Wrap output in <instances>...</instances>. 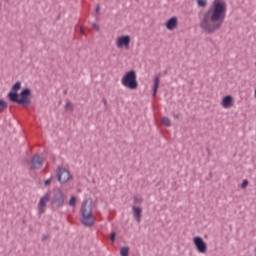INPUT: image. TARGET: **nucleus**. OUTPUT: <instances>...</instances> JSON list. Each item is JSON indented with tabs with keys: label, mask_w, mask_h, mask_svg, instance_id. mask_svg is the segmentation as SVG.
I'll return each mask as SVG.
<instances>
[{
	"label": "nucleus",
	"mask_w": 256,
	"mask_h": 256,
	"mask_svg": "<svg viewBox=\"0 0 256 256\" xmlns=\"http://www.w3.org/2000/svg\"><path fill=\"white\" fill-rule=\"evenodd\" d=\"M81 223L85 227H93L95 225V216H93V202L86 200L82 203L81 207Z\"/></svg>",
	"instance_id": "nucleus-2"
},
{
	"label": "nucleus",
	"mask_w": 256,
	"mask_h": 256,
	"mask_svg": "<svg viewBox=\"0 0 256 256\" xmlns=\"http://www.w3.org/2000/svg\"><path fill=\"white\" fill-rule=\"evenodd\" d=\"M49 237L48 236H43V241H47V239H48Z\"/></svg>",
	"instance_id": "nucleus-28"
},
{
	"label": "nucleus",
	"mask_w": 256,
	"mask_h": 256,
	"mask_svg": "<svg viewBox=\"0 0 256 256\" xmlns=\"http://www.w3.org/2000/svg\"><path fill=\"white\" fill-rule=\"evenodd\" d=\"M7 109V102L3 99H0V111H5Z\"/></svg>",
	"instance_id": "nucleus-16"
},
{
	"label": "nucleus",
	"mask_w": 256,
	"mask_h": 256,
	"mask_svg": "<svg viewBox=\"0 0 256 256\" xmlns=\"http://www.w3.org/2000/svg\"><path fill=\"white\" fill-rule=\"evenodd\" d=\"M162 123L166 125V127H171V119H169V117H164Z\"/></svg>",
	"instance_id": "nucleus-17"
},
{
	"label": "nucleus",
	"mask_w": 256,
	"mask_h": 256,
	"mask_svg": "<svg viewBox=\"0 0 256 256\" xmlns=\"http://www.w3.org/2000/svg\"><path fill=\"white\" fill-rule=\"evenodd\" d=\"M92 27L96 30V31H99L100 27L97 23H93L92 24Z\"/></svg>",
	"instance_id": "nucleus-26"
},
{
	"label": "nucleus",
	"mask_w": 256,
	"mask_h": 256,
	"mask_svg": "<svg viewBox=\"0 0 256 256\" xmlns=\"http://www.w3.org/2000/svg\"><path fill=\"white\" fill-rule=\"evenodd\" d=\"M116 237H117V233H116V232H112V233L110 234V241H111L112 243H115Z\"/></svg>",
	"instance_id": "nucleus-23"
},
{
	"label": "nucleus",
	"mask_w": 256,
	"mask_h": 256,
	"mask_svg": "<svg viewBox=\"0 0 256 256\" xmlns=\"http://www.w3.org/2000/svg\"><path fill=\"white\" fill-rule=\"evenodd\" d=\"M132 211H133L134 219L137 221V223H141L143 209H141V207L133 206Z\"/></svg>",
	"instance_id": "nucleus-12"
},
{
	"label": "nucleus",
	"mask_w": 256,
	"mask_h": 256,
	"mask_svg": "<svg viewBox=\"0 0 256 256\" xmlns=\"http://www.w3.org/2000/svg\"><path fill=\"white\" fill-rule=\"evenodd\" d=\"M69 205L70 207H75V205H77V198L75 196H71Z\"/></svg>",
	"instance_id": "nucleus-18"
},
{
	"label": "nucleus",
	"mask_w": 256,
	"mask_h": 256,
	"mask_svg": "<svg viewBox=\"0 0 256 256\" xmlns=\"http://www.w3.org/2000/svg\"><path fill=\"white\" fill-rule=\"evenodd\" d=\"M121 83L123 87H127V89H137L139 87V83L137 82V73H135V70H130L129 72H127L122 77Z\"/></svg>",
	"instance_id": "nucleus-4"
},
{
	"label": "nucleus",
	"mask_w": 256,
	"mask_h": 256,
	"mask_svg": "<svg viewBox=\"0 0 256 256\" xmlns=\"http://www.w3.org/2000/svg\"><path fill=\"white\" fill-rule=\"evenodd\" d=\"M198 7H207V0H197Z\"/></svg>",
	"instance_id": "nucleus-20"
},
{
	"label": "nucleus",
	"mask_w": 256,
	"mask_h": 256,
	"mask_svg": "<svg viewBox=\"0 0 256 256\" xmlns=\"http://www.w3.org/2000/svg\"><path fill=\"white\" fill-rule=\"evenodd\" d=\"M56 177L61 185L67 183L71 179V172L65 168H58L56 170Z\"/></svg>",
	"instance_id": "nucleus-6"
},
{
	"label": "nucleus",
	"mask_w": 256,
	"mask_h": 256,
	"mask_svg": "<svg viewBox=\"0 0 256 256\" xmlns=\"http://www.w3.org/2000/svg\"><path fill=\"white\" fill-rule=\"evenodd\" d=\"M66 111H73V104L71 102H67L65 105Z\"/></svg>",
	"instance_id": "nucleus-22"
},
{
	"label": "nucleus",
	"mask_w": 256,
	"mask_h": 256,
	"mask_svg": "<svg viewBox=\"0 0 256 256\" xmlns=\"http://www.w3.org/2000/svg\"><path fill=\"white\" fill-rule=\"evenodd\" d=\"M49 201H51V191H48L38 202V211L40 215L45 213V207H47Z\"/></svg>",
	"instance_id": "nucleus-7"
},
{
	"label": "nucleus",
	"mask_w": 256,
	"mask_h": 256,
	"mask_svg": "<svg viewBox=\"0 0 256 256\" xmlns=\"http://www.w3.org/2000/svg\"><path fill=\"white\" fill-rule=\"evenodd\" d=\"M31 89L25 88L21 91L20 93V98H19V93L17 92H9L8 93V98L12 103H17L18 105H31Z\"/></svg>",
	"instance_id": "nucleus-3"
},
{
	"label": "nucleus",
	"mask_w": 256,
	"mask_h": 256,
	"mask_svg": "<svg viewBox=\"0 0 256 256\" xmlns=\"http://www.w3.org/2000/svg\"><path fill=\"white\" fill-rule=\"evenodd\" d=\"M221 105L224 109H229V107H233V96H225L221 102Z\"/></svg>",
	"instance_id": "nucleus-11"
},
{
	"label": "nucleus",
	"mask_w": 256,
	"mask_h": 256,
	"mask_svg": "<svg viewBox=\"0 0 256 256\" xmlns=\"http://www.w3.org/2000/svg\"><path fill=\"white\" fill-rule=\"evenodd\" d=\"M103 103H104V105H107V100L103 99Z\"/></svg>",
	"instance_id": "nucleus-29"
},
{
	"label": "nucleus",
	"mask_w": 256,
	"mask_h": 256,
	"mask_svg": "<svg viewBox=\"0 0 256 256\" xmlns=\"http://www.w3.org/2000/svg\"><path fill=\"white\" fill-rule=\"evenodd\" d=\"M177 17H171L167 22H166V28L169 31H173V29H175V27H177Z\"/></svg>",
	"instance_id": "nucleus-13"
},
{
	"label": "nucleus",
	"mask_w": 256,
	"mask_h": 256,
	"mask_svg": "<svg viewBox=\"0 0 256 256\" xmlns=\"http://www.w3.org/2000/svg\"><path fill=\"white\" fill-rule=\"evenodd\" d=\"M31 163L33 169H41L43 167V158L39 154H36L32 157Z\"/></svg>",
	"instance_id": "nucleus-10"
},
{
	"label": "nucleus",
	"mask_w": 256,
	"mask_h": 256,
	"mask_svg": "<svg viewBox=\"0 0 256 256\" xmlns=\"http://www.w3.org/2000/svg\"><path fill=\"white\" fill-rule=\"evenodd\" d=\"M51 206L54 209H59L65 205V192L57 188L52 192V197L50 198Z\"/></svg>",
	"instance_id": "nucleus-5"
},
{
	"label": "nucleus",
	"mask_w": 256,
	"mask_h": 256,
	"mask_svg": "<svg viewBox=\"0 0 256 256\" xmlns=\"http://www.w3.org/2000/svg\"><path fill=\"white\" fill-rule=\"evenodd\" d=\"M193 243L198 251V253H207V243L201 238V236H196L193 238Z\"/></svg>",
	"instance_id": "nucleus-8"
},
{
	"label": "nucleus",
	"mask_w": 256,
	"mask_h": 256,
	"mask_svg": "<svg viewBox=\"0 0 256 256\" xmlns=\"http://www.w3.org/2000/svg\"><path fill=\"white\" fill-rule=\"evenodd\" d=\"M130 43H131V36L129 35L120 36L116 39V47L118 49H123V47L127 49Z\"/></svg>",
	"instance_id": "nucleus-9"
},
{
	"label": "nucleus",
	"mask_w": 256,
	"mask_h": 256,
	"mask_svg": "<svg viewBox=\"0 0 256 256\" xmlns=\"http://www.w3.org/2000/svg\"><path fill=\"white\" fill-rule=\"evenodd\" d=\"M51 181H52L51 178L47 179V180L44 182V185H45L46 187H49V185H51Z\"/></svg>",
	"instance_id": "nucleus-25"
},
{
	"label": "nucleus",
	"mask_w": 256,
	"mask_h": 256,
	"mask_svg": "<svg viewBox=\"0 0 256 256\" xmlns=\"http://www.w3.org/2000/svg\"><path fill=\"white\" fill-rule=\"evenodd\" d=\"M143 201V199L137 197V196H134V203H141Z\"/></svg>",
	"instance_id": "nucleus-24"
},
{
	"label": "nucleus",
	"mask_w": 256,
	"mask_h": 256,
	"mask_svg": "<svg viewBox=\"0 0 256 256\" xmlns=\"http://www.w3.org/2000/svg\"><path fill=\"white\" fill-rule=\"evenodd\" d=\"M249 185V180L244 179L240 185L241 189H247V186Z\"/></svg>",
	"instance_id": "nucleus-21"
},
{
	"label": "nucleus",
	"mask_w": 256,
	"mask_h": 256,
	"mask_svg": "<svg viewBox=\"0 0 256 256\" xmlns=\"http://www.w3.org/2000/svg\"><path fill=\"white\" fill-rule=\"evenodd\" d=\"M6 3H9V0H4Z\"/></svg>",
	"instance_id": "nucleus-30"
},
{
	"label": "nucleus",
	"mask_w": 256,
	"mask_h": 256,
	"mask_svg": "<svg viewBox=\"0 0 256 256\" xmlns=\"http://www.w3.org/2000/svg\"><path fill=\"white\" fill-rule=\"evenodd\" d=\"M19 89H21V82L18 81L12 86V91H19Z\"/></svg>",
	"instance_id": "nucleus-19"
},
{
	"label": "nucleus",
	"mask_w": 256,
	"mask_h": 256,
	"mask_svg": "<svg viewBox=\"0 0 256 256\" xmlns=\"http://www.w3.org/2000/svg\"><path fill=\"white\" fill-rule=\"evenodd\" d=\"M101 10V8L99 6L96 7V13H99V11Z\"/></svg>",
	"instance_id": "nucleus-27"
},
{
	"label": "nucleus",
	"mask_w": 256,
	"mask_h": 256,
	"mask_svg": "<svg viewBox=\"0 0 256 256\" xmlns=\"http://www.w3.org/2000/svg\"><path fill=\"white\" fill-rule=\"evenodd\" d=\"M159 83H160L159 77L156 76L154 78V87H153V93H152L153 97L157 95V91L159 89Z\"/></svg>",
	"instance_id": "nucleus-14"
},
{
	"label": "nucleus",
	"mask_w": 256,
	"mask_h": 256,
	"mask_svg": "<svg viewBox=\"0 0 256 256\" xmlns=\"http://www.w3.org/2000/svg\"><path fill=\"white\" fill-rule=\"evenodd\" d=\"M121 256H129V247H122L120 250Z\"/></svg>",
	"instance_id": "nucleus-15"
},
{
	"label": "nucleus",
	"mask_w": 256,
	"mask_h": 256,
	"mask_svg": "<svg viewBox=\"0 0 256 256\" xmlns=\"http://www.w3.org/2000/svg\"><path fill=\"white\" fill-rule=\"evenodd\" d=\"M164 75H167V71L164 72Z\"/></svg>",
	"instance_id": "nucleus-31"
},
{
	"label": "nucleus",
	"mask_w": 256,
	"mask_h": 256,
	"mask_svg": "<svg viewBox=\"0 0 256 256\" xmlns=\"http://www.w3.org/2000/svg\"><path fill=\"white\" fill-rule=\"evenodd\" d=\"M227 17V2L225 0H214L211 7L204 12L200 20V27L205 33L212 35L221 29Z\"/></svg>",
	"instance_id": "nucleus-1"
}]
</instances>
